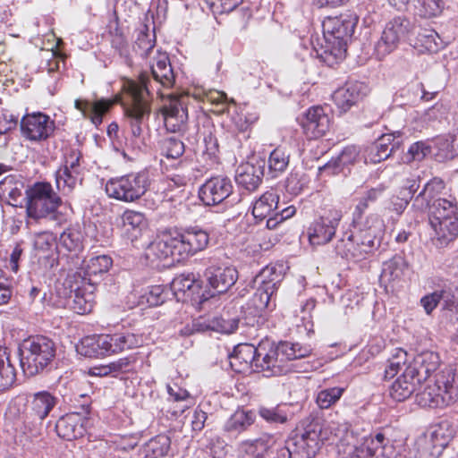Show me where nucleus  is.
<instances>
[{
  "label": "nucleus",
  "instance_id": "nucleus-1",
  "mask_svg": "<svg viewBox=\"0 0 458 458\" xmlns=\"http://www.w3.org/2000/svg\"><path fill=\"white\" fill-rule=\"evenodd\" d=\"M134 49L141 58L147 60L150 74L142 72L139 81L123 80L121 92L114 99L101 98L93 102L76 99L74 106L85 118H89L98 127L105 114L114 104H120L132 137L138 139L141 136L143 125L151 113V92L155 90L153 84L171 88L174 83V74L168 55L155 47V39L150 38L149 35L140 33Z\"/></svg>",
  "mask_w": 458,
  "mask_h": 458
},
{
  "label": "nucleus",
  "instance_id": "nucleus-2",
  "mask_svg": "<svg viewBox=\"0 0 458 458\" xmlns=\"http://www.w3.org/2000/svg\"><path fill=\"white\" fill-rule=\"evenodd\" d=\"M310 345L284 342L275 345L262 341L257 347L242 344L234 348L229 356L231 368L237 373H262L264 377H276L288 373L292 367L289 362L311 353Z\"/></svg>",
  "mask_w": 458,
  "mask_h": 458
},
{
  "label": "nucleus",
  "instance_id": "nucleus-3",
  "mask_svg": "<svg viewBox=\"0 0 458 458\" xmlns=\"http://www.w3.org/2000/svg\"><path fill=\"white\" fill-rule=\"evenodd\" d=\"M384 190L383 186L371 188L358 199L352 215L353 231L344 232L335 245V251L342 258L360 260L380 246L384 221L375 213L365 216V211Z\"/></svg>",
  "mask_w": 458,
  "mask_h": 458
},
{
  "label": "nucleus",
  "instance_id": "nucleus-4",
  "mask_svg": "<svg viewBox=\"0 0 458 458\" xmlns=\"http://www.w3.org/2000/svg\"><path fill=\"white\" fill-rule=\"evenodd\" d=\"M433 230L431 242L437 248L447 246L458 236V205L454 198H437L430 206L428 217Z\"/></svg>",
  "mask_w": 458,
  "mask_h": 458
},
{
  "label": "nucleus",
  "instance_id": "nucleus-5",
  "mask_svg": "<svg viewBox=\"0 0 458 458\" xmlns=\"http://www.w3.org/2000/svg\"><path fill=\"white\" fill-rule=\"evenodd\" d=\"M61 205V198L49 182H36L26 191V211L32 219H47L61 225L65 220L59 210Z\"/></svg>",
  "mask_w": 458,
  "mask_h": 458
},
{
  "label": "nucleus",
  "instance_id": "nucleus-6",
  "mask_svg": "<svg viewBox=\"0 0 458 458\" xmlns=\"http://www.w3.org/2000/svg\"><path fill=\"white\" fill-rule=\"evenodd\" d=\"M416 401L424 408H444L458 401V369L442 370L417 394Z\"/></svg>",
  "mask_w": 458,
  "mask_h": 458
},
{
  "label": "nucleus",
  "instance_id": "nucleus-7",
  "mask_svg": "<svg viewBox=\"0 0 458 458\" xmlns=\"http://www.w3.org/2000/svg\"><path fill=\"white\" fill-rule=\"evenodd\" d=\"M356 22V17L352 14L327 17L322 22L325 46L322 47L323 52L318 55L324 58L331 55L335 60L344 59L347 41L354 31Z\"/></svg>",
  "mask_w": 458,
  "mask_h": 458
},
{
  "label": "nucleus",
  "instance_id": "nucleus-8",
  "mask_svg": "<svg viewBox=\"0 0 458 458\" xmlns=\"http://www.w3.org/2000/svg\"><path fill=\"white\" fill-rule=\"evenodd\" d=\"M55 354V344L44 335L30 336L19 345L21 368L30 377L43 371L54 360Z\"/></svg>",
  "mask_w": 458,
  "mask_h": 458
},
{
  "label": "nucleus",
  "instance_id": "nucleus-9",
  "mask_svg": "<svg viewBox=\"0 0 458 458\" xmlns=\"http://www.w3.org/2000/svg\"><path fill=\"white\" fill-rule=\"evenodd\" d=\"M149 186L148 174L146 172L131 173L109 179L105 191L114 199L131 203L139 200Z\"/></svg>",
  "mask_w": 458,
  "mask_h": 458
},
{
  "label": "nucleus",
  "instance_id": "nucleus-10",
  "mask_svg": "<svg viewBox=\"0 0 458 458\" xmlns=\"http://www.w3.org/2000/svg\"><path fill=\"white\" fill-rule=\"evenodd\" d=\"M415 23L404 16H396L386 22L380 38L375 45V53L381 59L394 52L401 41H411Z\"/></svg>",
  "mask_w": 458,
  "mask_h": 458
},
{
  "label": "nucleus",
  "instance_id": "nucleus-11",
  "mask_svg": "<svg viewBox=\"0 0 458 458\" xmlns=\"http://www.w3.org/2000/svg\"><path fill=\"white\" fill-rule=\"evenodd\" d=\"M296 212L293 206L282 208L279 195L274 190L263 193L252 205V215L255 218L267 219V227L275 229L277 225L291 218Z\"/></svg>",
  "mask_w": 458,
  "mask_h": 458
},
{
  "label": "nucleus",
  "instance_id": "nucleus-12",
  "mask_svg": "<svg viewBox=\"0 0 458 458\" xmlns=\"http://www.w3.org/2000/svg\"><path fill=\"white\" fill-rule=\"evenodd\" d=\"M344 217L342 208L333 207L316 218L308 227V239L311 246H322L329 243L335 235Z\"/></svg>",
  "mask_w": 458,
  "mask_h": 458
},
{
  "label": "nucleus",
  "instance_id": "nucleus-13",
  "mask_svg": "<svg viewBox=\"0 0 458 458\" xmlns=\"http://www.w3.org/2000/svg\"><path fill=\"white\" fill-rule=\"evenodd\" d=\"M65 285L73 293L71 308L81 315L91 312L94 307L96 281L82 276L81 272L68 273Z\"/></svg>",
  "mask_w": 458,
  "mask_h": 458
},
{
  "label": "nucleus",
  "instance_id": "nucleus-14",
  "mask_svg": "<svg viewBox=\"0 0 458 458\" xmlns=\"http://www.w3.org/2000/svg\"><path fill=\"white\" fill-rule=\"evenodd\" d=\"M455 432V427L451 421L441 420L431 426L428 433L418 440V449L425 456L424 458H436L447 446Z\"/></svg>",
  "mask_w": 458,
  "mask_h": 458
},
{
  "label": "nucleus",
  "instance_id": "nucleus-15",
  "mask_svg": "<svg viewBox=\"0 0 458 458\" xmlns=\"http://www.w3.org/2000/svg\"><path fill=\"white\" fill-rule=\"evenodd\" d=\"M173 233L181 260L204 250L209 243L208 233L198 225L189 226L182 232Z\"/></svg>",
  "mask_w": 458,
  "mask_h": 458
},
{
  "label": "nucleus",
  "instance_id": "nucleus-16",
  "mask_svg": "<svg viewBox=\"0 0 458 458\" xmlns=\"http://www.w3.org/2000/svg\"><path fill=\"white\" fill-rule=\"evenodd\" d=\"M293 458H312L320 448L321 425L310 422L301 434L288 440Z\"/></svg>",
  "mask_w": 458,
  "mask_h": 458
},
{
  "label": "nucleus",
  "instance_id": "nucleus-17",
  "mask_svg": "<svg viewBox=\"0 0 458 458\" xmlns=\"http://www.w3.org/2000/svg\"><path fill=\"white\" fill-rule=\"evenodd\" d=\"M357 436L350 430V424L344 419L331 420L321 426V442L332 440L336 442L340 453L348 455L353 445H356Z\"/></svg>",
  "mask_w": 458,
  "mask_h": 458
},
{
  "label": "nucleus",
  "instance_id": "nucleus-18",
  "mask_svg": "<svg viewBox=\"0 0 458 458\" xmlns=\"http://www.w3.org/2000/svg\"><path fill=\"white\" fill-rule=\"evenodd\" d=\"M55 128V122L48 115L39 112L27 114L21 121V134L30 141L48 139Z\"/></svg>",
  "mask_w": 458,
  "mask_h": 458
},
{
  "label": "nucleus",
  "instance_id": "nucleus-19",
  "mask_svg": "<svg viewBox=\"0 0 458 458\" xmlns=\"http://www.w3.org/2000/svg\"><path fill=\"white\" fill-rule=\"evenodd\" d=\"M161 114L165 129L171 132L185 131L188 112L183 97H169L161 108Z\"/></svg>",
  "mask_w": 458,
  "mask_h": 458
},
{
  "label": "nucleus",
  "instance_id": "nucleus-20",
  "mask_svg": "<svg viewBox=\"0 0 458 458\" xmlns=\"http://www.w3.org/2000/svg\"><path fill=\"white\" fill-rule=\"evenodd\" d=\"M387 444L382 433L365 437L361 445L356 437V445L352 446L348 456L350 458H390L389 452L392 451V446Z\"/></svg>",
  "mask_w": 458,
  "mask_h": 458
},
{
  "label": "nucleus",
  "instance_id": "nucleus-21",
  "mask_svg": "<svg viewBox=\"0 0 458 458\" xmlns=\"http://www.w3.org/2000/svg\"><path fill=\"white\" fill-rule=\"evenodd\" d=\"M145 257L152 264L157 261H167L165 265L180 262L174 233L164 234L152 242L145 250Z\"/></svg>",
  "mask_w": 458,
  "mask_h": 458
},
{
  "label": "nucleus",
  "instance_id": "nucleus-22",
  "mask_svg": "<svg viewBox=\"0 0 458 458\" xmlns=\"http://www.w3.org/2000/svg\"><path fill=\"white\" fill-rule=\"evenodd\" d=\"M331 121L327 108L317 106L309 108L301 121L303 133L308 139L324 136L330 128Z\"/></svg>",
  "mask_w": 458,
  "mask_h": 458
},
{
  "label": "nucleus",
  "instance_id": "nucleus-23",
  "mask_svg": "<svg viewBox=\"0 0 458 458\" xmlns=\"http://www.w3.org/2000/svg\"><path fill=\"white\" fill-rule=\"evenodd\" d=\"M232 192L231 180L225 176H216L208 180L200 187L199 196L206 206H214L223 202Z\"/></svg>",
  "mask_w": 458,
  "mask_h": 458
},
{
  "label": "nucleus",
  "instance_id": "nucleus-24",
  "mask_svg": "<svg viewBox=\"0 0 458 458\" xmlns=\"http://www.w3.org/2000/svg\"><path fill=\"white\" fill-rule=\"evenodd\" d=\"M368 93L367 84L360 81H348L334 92L333 99L342 112H346L362 100Z\"/></svg>",
  "mask_w": 458,
  "mask_h": 458
},
{
  "label": "nucleus",
  "instance_id": "nucleus-25",
  "mask_svg": "<svg viewBox=\"0 0 458 458\" xmlns=\"http://www.w3.org/2000/svg\"><path fill=\"white\" fill-rule=\"evenodd\" d=\"M205 276L216 293H224L235 284L238 272L233 267L211 265L206 269Z\"/></svg>",
  "mask_w": 458,
  "mask_h": 458
},
{
  "label": "nucleus",
  "instance_id": "nucleus-26",
  "mask_svg": "<svg viewBox=\"0 0 458 458\" xmlns=\"http://www.w3.org/2000/svg\"><path fill=\"white\" fill-rule=\"evenodd\" d=\"M82 239L81 232L75 228H68L60 235V246L70 252L69 255L62 257L60 259L66 262V266L63 265L64 269L69 265H73V267L81 265L82 257L80 256V252L83 250Z\"/></svg>",
  "mask_w": 458,
  "mask_h": 458
},
{
  "label": "nucleus",
  "instance_id": "nucleus-27",
  "mask_svg": "<svg viewBox=\"0 0 458 458\" xmlns=\"http://www.w3.org/2000/svg\"><path fill=\"white\" fill-rule=\"evenodd\" d=\"M87 419L77 412L62 416L55 424L57 435L67 441L82 437L86 433Z\"/></svg>",
  "mask_w": 458,
  "mask_h": 458
},
{
  "label": "nucleus",
  "instance_id": "nucleus-28",
  "mask_svg": "<svg viewBox=\"0 0 458 458\" xmlns=\"http://www.w3.org/2000/svg\"><path fill=\"white\" fill-rule=\"evenodd\" d=\"M440 364V359L437 352L424 351L418 353L413 360L408 364L406 369L414 377L417 381L426 380L433 372H435Z\"/></svg>",
  "mask_w": 458,
  "mask_h": 458
},
{
  "label": "nucleus",
  "instance_id": "nucleus-29",
  "mask_svg": "<svg viewBox=\"0 0 458 458\" xmlns=\"http://www.w3.org/2000/svg\"><path fill=\"white\" fill-rule=\"evenodd\" d=\"M113 264L112 259L107 255H99L92 257L88 260H83L81 265L73 267L69 265L65 267L68 273L81 272V276L86 278H92L106 273Z\"/></svg>",
  "mask_w": 458,
  "mask_h": 458
},
{
  "label": "nucleus",
  "instance_id": "nucleus-30",
  "mask_svg": "<svg viewBox=\"0 0 458 458\" xmlns=\"http://www.w3.org/2000/svg\"><path fill=\"white\" fill-rule=\"evenodd\" d=\"M276 441L272 435L263 434L256 439H247L239 444V450L250 458H268Z\"/></svg>",
  "mask_w": 458,
  "mask_h": 458
},
{
  "label": "nucleus",
  "instance_id": "nucleus-31",
  "mask_svg": "<svg viewBox=\"0 0 458 458\" xmlns=\"http://www.w3.org/2000/svg\"><path fill=\"white\" fill-rule=\"evenodd\" d=\"M263 175L264 170L261 165L245 163L238 166L235 182L239 186L252 191L259 186Z\"/></svg>",
  "mask_w": 458,
  "mask_h": 458
},
{
  "label": "nucleus",
  "instance_id": "nucleus-32",
  "mask_svg": "<svg viewBox=\"0 0 458 458\" xmlns=\"http://www.w3.org/2000/svg\"><path fill=\"white\" fill-rule=\"evenodd\" d=\"M398 142H394V134L382 135L368 150L365 161L372 164L379 163L391 156Z\"/></svg>",
  "mask_w": 458,
  "mask_h": 458
},
{
  "label": "nucleus",
  "instance_id": "nucleus-33",
  "mask_svg": "<svg viewBox=\"0 0 458 458\" xmlns=\"http://www.w3.org/2000/svg\"><path fill=\"white\" fill-rule=\"evenodd\" d=\"M417 377L405 368L403 372L397 377L390 387V396L397 401L403 402L409 398L416 389Z\"/></svg>",
  "mask_w": 458,
  "mask_h": 458
},
{
  "label": "nucleus",
  "instance_id": "nucleus-34",
  "mask_svg": "<svg viewBox=\"0 0 458 458\" xmlns=\"http://www.w3.org/2000/svg\"><path fill=\"white\" fill-rule=\"evenodd\" d=\"M291 152L287 146H278L268 156L267 174L271 178H277L287 169Z\"/></svg>",
  "mask_w": 458,
  "mask_h": 458
},
{
  "label": "nucleus",
  "instance_id": "nucleus-35",
  "mask_svg": "<svg viewBox=\"0 0 458 458\" xmlns=\"http://www.w3.org/2000/svg\"><path fill=\"white\" fill-rule=\"evenodd\" d=\"M252 411L238 409L224 424V430L230 435H238L247 430L255 421Z\"/></svg>",
  "mask_w": 458,
  "mask_h": 458
},
{
  "label": "nucleus",
  "instance_id": "nucleus-36",
  "mask_svg": "<svg viewBox=\"0 0 458 458\" xmlns=\"http://www.w3.org/2000/svg\"><path fill=\"white\" fill-rule=\"evenodd\" d=\"M239 320L237 318H225L223 317H214L212 318H199L195 324L198 329L205 331H216L223 334H232L238 327Z\"/></svg>",
  "mask_w": 458,
  "mask_h": 458
},
{
  "label": "nucleus",
  "instance_id": "nucleus-37",
  "mask_svg": "<svg viewBox=\"0 0 458 458\" xmlns=\"http://www.w3.org/2000/svg\"><path fill=\"white\" fill-rule=\"evenodd\" d=\"M171 445V440L166 435H157L140 449L141 458H161L166 455Z\"/></svg>",
  "mask_w": 458,
  "mask_h": 458
},
{
  "label": "nucleus",
  "instance_id": "nucleus-38",
  "mask_svg": "<svg viewBox=\"0 0 458 458\" xmlns=\"http://www.w3.org/2000/svg\"><path fill=\"white\" fill-rule=\"evenodd\" d=\"M81 181V173L69 169L67 166H60L55 172L56 187L64 195L71 194Z\"/></svg>",
  "mask_w": 458,
  "mask_h": 458
},
{
  "label": "nucleus",
  "instance_id": "nucleus-39",
  "mask_svg": "<svg viewBox=\"0 0 458 458\" xmlns=\"http://www.w3.org/2000/svg\"><path fill=\"white\" fill-rule=\"evenodd\" d=\"M102 334L87 335L76 345V351L85 357L100 358L106 356Z\"/></svg>",
  "mask_w": 458,
  "mask_h": 458
},
{
  "label": "nucleus",
  "instance_id": "nucleus-40",
  "mask_svg": "<svg viewBox=\"0 0 458 458\" xmlns=\"http://www.w3.org/2000/svg\"><path fill=\"white\" fill-rule=\"evenodd\" d=\"M57 403V398L47 391H40L33 395L31 408L39 420H45Z\"/></svg>",
  "mask_w": 458,
  "mask_h": 458
},
{
  "label": "nucleus",
  "instance_id": "nucleus-41",
  "mask_svg": "<svg viewBox=\"0 0 458 458\" xmlns=\"http://www.w3.org/2000/svg\"><path fill=\"white\" fill-rule=\"evenodd\" d=\"M437 157L442 159H453L458 156V136L445 134L435 139Z\"/></svg>",
  "mask_w": 458,
  "mask_h": 458
},
{
  "label": "nucleus",
  "instance_id": "nucleus-42",
  "mask_svg": "<svg viewBox=\"0 0 458 458\" xmlns=\"http://www.w3.org/2000/svg\"><path fill=\"white\" fill-rule=\"evenodd\" d=\"M438 34L430 29H423L418 32L415 39L411 38V43L413 42L415 47L419 48L421 52L435 53L439 49Z\"/></svg>",
  "mask_w": 458,
  "mask_h": 458
},
{
  "label": "nucleus",
  "instance_id": "nucleus-43",
  "mask_svg": "<svg viewBox=\"0 0 458 458\" xmlns=\"http://www.w3.org/2000/svg\"><path fill=\"white\" fill-rule=\"evenodd\" d=\"M123 227L131 237L137 238L145 226V217L140 212L134 210H125L122 216Z\"/></svg>",
  "mask_w": 458,
  "mask_h": 458
},
{
  "label": "nucleus",
  "instance_id": "nucleus-44",
  "mask_svg": "<svg viewBox=\"0 0 458 458\" xmlns=\"http://www.w3.org/2000/svg\"><path fill=\"white\" fill-rule=\"evenodd\" d=\"M22 182L15 180V176L8 175L0 182V196L8 199L9 203L17 205L19 198L21 197Z\"/></svg>",
  "mask_w": 458,
  "mask_h": 458
},
{
  "label": "nucleus",
  "instance_id": "nucleus-45",
  "mask_svg": "<svg viewBox=\"0 0 458 458\" xmlns=\"http://www.w3.org/2000/svg\"><path fill=\"white\" fill-rule=\"evenodd\" d=\"M169 290L162 285H151L147 287L139 298V304L158 306L165 302Z\"/></svg>",
  "mask_w": 458,
  "mask_h": 458
},
{
  "label": "nucleus",
  "instance_id": "nucleus-46",
  "mask_svg": "<svg viewBox=\"0 0 458 458\" xmlns=\"http://www.w3.org/2000/svg\"><path fill=\"white\" fill-rule=\"evenodd\" d=\"M259 414L268 423L284 424L289 419L290 411L287 405L281 404L275 407H260Z\"/></svg>",
  "mask_w": 458,
  "mask_h": 458
},
{
  "label": "nucleus",
  "instance_id": "nucleus-47",
  "mask_svg": "<svg viewBox=\"0 0 458 458\" xmlns=\"http://www.w3.org/2000/svg\"><path fill=\"white\" fill-rule=\"evenodd\" d=\"M404 262L401 257H394L383 263L381 281L391 283L400 278L403 272Z\"/></svg>",
  "mask_w": 458,
  "mask_h": 458
},
{
  "label": "nucleus",
  "instance_id": "nucleus-48",
  "mask_svg": "<svg viewBox=\"0 0 458 458\" xmlns=\"http://www.w3.org/2000/svg\"><path fill=\"white\" fill-rule=\"evenodd\" d=\"M275 292L264 285H260L250 299V305L258 312L265 310H272L275 304L272 303V296Z\"/></svg>",
  "mask_w": 458,
  "mask_h": 458
},
{
  "label": "nucleus",
  "instance_id": "nucleus-49",
  "mask_svg": "<svg viewBox=\"0 0 458 458\" xmlns=\"http://www.w3.org/2000/svg\"><path fill=\"white\" fill-rule=\"evenodd\" d=\"M258 119L255 114H249L244 109H235L231 115V126L233 132H244Z\"/></svg>",
  "mask_w": 458,
  "mask_h": 458
},
{
  "label": "nucleus",
  "instance_id": "nucleus-50",
  "mask_svg": "<svg viewBox=\"0 0 458 458\" xmlns=\"http://www.w3.org/2000/svg\"><path fill=\"white\" fill-rule=\"evenodd\" d=\"M34 248L42 252L44 257H51L55 250V237L50 232H41L34 236Z\"/></svg>",
  "mask_w": 458,
  "mask_h": 458
},
{
  "label": "nucleus",
  "instance_id": "nucleus-51",
  "mask_svg": "<svg viewBox=\"0 0 458 458\" xmlns=\"http://www.w3.org/2000/svg\"><path fill=\"white\" fill-rule=\"evenodd\" d=\"M345 387L335 386L320 390L316 397V402L321 409H327L342 397Z\"/></svg>",
  "mask_w": 458,
  "mask_h": 458
},
{
  "label": "nucleus",
  "instance_id": "nucleus-52",
  "mask_svg": "<svg viewBox=\"0 0 458 458\" xmlns=\"http://www.w3.org/2000/svg\"><path fill=\"white\" fill-rule=\"evenodd\" d=\"M415 5L420 16L433 18L440 15L445 8L443 0H416Z\"/></svg>",
  "mask_w": 458,
  "mask_h": 458
},
{
  "label": "nucleus",
  "instance_id": "nucleus-53",
  "mask_svg": "<svg viewBox=\"0 0 458 458\" xmlns=\"http://www.w3.org/2000/svg\"><path fill=\"white\" fill-rule=\"evenodd\" d=\"M407 352L404 350L399 349L395 354L389 360L388 365L385 370V377L392 378L399 372H403L407 364Z\"/></svg>",
  "mask_w": 458,
  "mask_h": 458
},
{
  "label": "nucleus",
  "instance_id": "nucleus-54",
  "mask_svg": "<svg viewBox=\"0 0 458 458\" xmlns=\"http://www.w3.org/2000/svg\"><path fill=\"white\" fill-rule=\"evenodd\" d=\"M259 277L262 285L275 292L284 276L282 271L278 270L276 266H267L262 269Z\"/></svg>",
  "mask_w": 458,
  "mask_h": 458
},
{
  "label": "nucleus",
  "instance_id": "nucleus-55",
  "mask_svg": "<svg viewBox=\"0 0 458 458\" xmlns=\"http://www.w3.org/2000/svg\"><path fill=\"white\" fill-rule=\"evenodd\" d=\"M440 307L445 317L458 320V303L450 291L443 290Z\"/></svg>",
  "mask_w": 458,
  "mask_h": 458
},
{
  "label": "nucleus",
  "instance_id": "nucleus-56",
  "mask_svg": "<svg viewBox=\"0 0 458 458\" xmlns=\"http://www.w3.org/2000/svg\"><path fill=\"white\" fill-rule=\"evenodd\" d=\"M195 286V277L192 274L181 275L172 281L169 290L179 299L180 293H185L188 291H192Z\"/></svg>",
  "mask_w": 458,
  "mask_h": 458
},
{
  "label": "nucleus",
  "instance_id": "nucleus-57",
  "mask_svg": "<svg viewBox=\"0 0 458 458\" xmlns=\"http://www.w3.org/2000/svg\"><path fill=\"white\" fill-rule=\"evenodd\" d=\"M117 334L121 352L138 348L144 343V336L141 334H136L130 331L117 332Z\"/></svg>",
  "mask_w": 458,
  "mask_h": 458
},
{
  "label": "nucleus",
  "instance_id": "nucleus-58",
  "mask_svg": "<svg viewBox=\"0 0 458 458\" xmlns=\"http://www.w3.org/2000/svg\"><path fill=\"white\" fill-rule=\"evenodd\" d=\"M184 144L181 140L169 137L162 143V154L166 158L176 159L184 153Z\"/></svg>",
  "mask_w": 458,
  "mask_h": 458
},
{
  "label": "nucleus",
  "instance_id": "nucleus-59",
  "mask_svg": "<svg viewBox=\"0 0 458 458\" xmlns=\"http://www.w3.org/2000/svg\"><path fill=\"white\" fill-rule=\"evenodd\" d=\"M431 152L430 145L426 141H417L410 146L405 155L406 162L421 161Z\"/></svg>",
  "mask_w": 458,
  "mask_h": 458
},
{
  "label": "nucleus",
  "instance_id": "nucleus-60",
  "mask_svg": "<svg viewBox=\"0 0 458 458\" xmlns=\"http://www.w3.org/2000/svg\"><path fill=\"white\" fill-rule=\"evenodd\" d=\"M16 379V372L13 364L0 368V391L12 387Z\"/></svg>",
  "mask_w": 458,
  "mask_h": 458
},
{
  "label": "nucleus",
  "instance_id": "nucleus-61",
  "mask_svg": "<svg viewBox=\"0 0 458 458\" xmlns=\"http://www.w3.org/2000/svg\"><path fill=\"white\" fill-rule=\"evenodd\" d=\"M442 293L443 290H437L424 295L420 299V305L423 307L426 314L430 315L437 306H440Z\"/></svg>",
  "mask_w": 458,
  "mask_h": 458
},
{
  "label": "nucleus",
  "instance_id": "nucleus-62",
  "mask_svg": "<svg viewBox=\"0 0 458 458\" xmlns=\"http://www.w3.org/2000/svg\"><path fill=\"white\" fill-rule=\"evenodd\" d=\"M360 149L356 146H348L335 157L343 169L350 165H353L359 158Z\"/></svg>",
  "mask_w": 458,
  "mask_h": 458
},
{
  "label": "nucleus",
  "instance_id": "nucleus-63",
  "mask_svg": "<svg viewBox=\"0 0 458 458\" xmlns=\"http://www.w3.org/2000/svg\"><path fill=\"white\" fill-rule=\"evenodd\" d=\"M106 356L121 352L118 334H102Z\"/></svg>",
  "mask_w": 458,
  "mask_h": 458
},
{
  "label": "nucleus",
  "instance_id": "nucleus-64",
  "mask_svg": "<svg viewBox=\"0 0 458 458\" xmlns=\"http://www.w3.org/2000/svg\"><path fill=\"white\" fill-rule=\"evenodd\" d=\"M444 189V181L440 178L435 177L425 184L422 191L433 201L438 198L437 195L441 193Z\"/></svg>",
  "mask_w": 458,
  "mask_h": 458
}]
</instances>
